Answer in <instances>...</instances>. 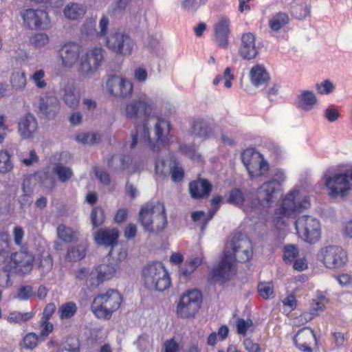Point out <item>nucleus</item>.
<instances>
[{
    "instance_id": "obj_55",
    "label": "nucleus",
    "mask_w": 352,
    "mask_h": 352,
    "mask_svg": "<svg viewBox=\"0 0 352 352\" xmlns=\"http://www.w3.org/2000/svg\"><path fill=\"white\" fill-rule=\"evenodd\" d=\"M34 295V292L31 285H23L19 287L16 297L20 300H26Z\"/></svg>"
},
{
    "instance_id": "obj_19",
    "label": "nucleus",
    "mask_w": 352,
    "mask_h": 352,
    "mask_svg": "<svg viewBox=\"0 0 352 352\" xmlns=\"http://www.w3.org/2000/svg\"><path fill=\"white\" fill-rule=\"evenodd\" d=\"M107 88L111 95L118 98H129L133 91V85L129 80L116 75L108 78Z\"/></svg>"
},
{
    "instance_id": "obj_44",
    "label": "nucleus",
    "mask_w": 352,
    "mask_h": 352,
    "mask_svg": "<svg viewBox=\"0 0 352 352\" xmlns=\"http://www.w3.org/2000/svg\"><path fill=\"white\" fill-rule=\"evenodd\" d=\"M14 165L11 162V156L7 151H0V173L6 174L13 169Z\"/></svg>"
},
{
    "instance_id": "obj_27",
    "label": "nucleus",
    "mask_w": 352,
    "mask_h": 352,
    "mask_svg": "<svg viewBox=\"0 0 352 352\" xmlns=\"http://www.w3.org/2000/svg\"><path fill=\"white\" fill-rule=\"evenodd\" d=\"M119 236L118 230L116 228H100L94 234V241L100 245L111 246V250L117 244Z\"/></svg>"
},
{
    "instance_id": "obj_18",
    "label": "nucleus",
    "mask_w": 352,
    "mask_h": 352,
    "mask_svg": "<svg viewBox=\"0 0 352 352\" xmlns=\"http://www.w3.org/2000/svg\"><path fill=\"white\" fill-rule=\"evenodd\" d=\"M236 261L231 254L223 252L222 258L218 265L212 271V278L221 283L230 280L235 274Z\"/></svg>"
},
{
    "instance_id": "obj_61",
    "label": "nucleus",
    "mask_w": 352,
    "mask_h": 352,
    "mask_svg": "<svg viewBox=\"0 0 352 352\" xmlns=\"http://www.w3.org/2000/svg\"><path fill=\"white\" fill-rule=\"evenodd\" d=\"M184 170L182 168L179 167L177 164L176 161L174 162V167L171 168V171L170 172V175L171 179L174 182H180L184 177Z\"/></svg>"
},
{
    "instance_id": "obj_52",
    "label": "nucleus",
    "mask_w": 352,
    "mask_h": 352,
    "mask_svg": "<svg viewBox=\"0 0 352 352\" xmlns=\"http://www.w3.org/2000/svg\"><path fill=\"white\" fill-rule=\"evenodd\" d=\"M316 89L318 94L327 95L331 94L335 89V86L329 80H324L316 85Z\"/></svg>"
},
{
    "instance_id": "obj_56",
    "label": "nucleus",
    "mask_w": 352,
    "mask_h": 352,
    "mask_svg": "<svg viewBox=\"0 0 352 352\" xmlns=\"http://www.w3.org/2000/svg\"><path fill=\"white\" fill-rule=\"evenodd\" d=\"M181 151L192 160H199L201 155L197 152L195 145H183L180 146Z\"/></svg>"
},
{
    "instance_id": "obj_38",
    "label": "nucleus",
    "mask_w": 352,
    "mask_h": 352,
    "mask_svg": "<svg viewBox=\"0 0 352 352\" xmlns=\"http://www.w3.org/2000/svg\"><path fill=\"white\" fill-rule=\"evenodd\" d=\"M52 173L62 183L68 182L74 175L72 169L61 163H56L54 165Z\"/></svg>"
},
{
    "instance_id": "obj_45",
    "label": "nucleus",
    "mask_w": 352,
    "mask_h": 352,
    "mask_svg": "<svg viewBox=\"0 0 352 352\" xmlns=\"http://www.w3.org/2000/svg\"><path fill=\"white\" fill-rule=\"evenodd\" d=\"M45 72L43 69H38L32 73L30 77V80L39 89H45L47 83L45 80Z\"/></svg>"
},
{
    "instance_id": "obj_49",
    "label": "nucleus",
    "mask_w": 352,
    "mask_h": 352,
    "mask_svg": "<svg viewBox=\"0 0 352 352\" xmlns=\"http://www.w3.org/2000/svg\"><path fill=\"white\" fill-rule=\"evenodd\" d=\"M227 201L235 206H241L245 201L244 195L239 188H234L230 192Z\"/></svg>"
},
{
    "instance_id": "obj_54",
    "label": "nucleus",
    "mask_w": 352,
    "mask_h": 352,
    "mask_svg": "<svg viewBox=\"0 0 352 352\" xmlns=\"http://www.w3.org/2000/svg\"><path fill=\"white\" fill-rule=\"evenodd\" d=\"M9 236L6 232L0 233V256L4 257L10 253Z\"/></svg>"
},
{
    "instance_id": "obj_13",
    "label": "nucleus",
    "mask_w": 352,
    "mask_h": 352,
    "mask_svg": "<svg viewBox=\"0 0 352 352\" xmlns=\"http://www.w3.org/2000/svg\"><path fill=\"white\" fill-rule=\"evenodd\" d=\"M295 228L299 237L309 243L317 242L321 236L320 221L309 215L300 217L295 221Z\"/></svg>"
},
{
    "instance_id": "obj_58",
    "label": "nucleus",
    "mask_w": 352,
    "mask_h": 352,
    "mask_svg": "<svg viewBox=\"0 0 352 352\" xmlns=\"http://www.w3.org/2000/svg\"><path fill=\"white\" fill-rule=\"evenodd\" d=\"M96 177L99 181L105 186H109L111 183V178L109 174L102 168L97 166L93 168Z\"/></svg>"
},
{
    "instance_id": "obj_26",
    "label": "nucleus",
    "mask_w": 352,
    "mask_h": 352,
    "mask_svg": "<svg viewBox=\"0 0 352 352\" xmlns=\"http://www.w3.org/2000/svg\"><path fill=\"white\" fill-rule=\"evenodd\" d=\"M230 21L221 17L214 25V37L219 47L226 49L228 46V36L230 34Z\"/></svg>"
},
{
    "instance_id": "obj_23",
    "label": "nucleus",
    "mask_w": 352,
    "mask_h": 352,
    "mask_svg": "<svg viewBox=\"0 0 352 352\" xmlns=\"http://www.w3.org/2000/svg\"><path fill=\"white\" fill-rule=\"evenodd\" d=\"M258 54L255 35L252 32L243 33L239 47V56L245 60H252L255 58Z\"/></svg>"
},
{
    "instance_id": "obj_31",
    "label": "nucleus",
    "mask_w": 352,
    "mask_h": 352,
    "mask_svg": "<svg viewBox=\"0 0 352 352\" xmlns=\"http://www.w3.org/2000/svg\"><path fill=\"white\" fill-rule=\"evenodd\" d=\"M311 8L307 0H296L291 5V13L296 19L302 20L310 14Z\"/></svg>"
},
{
    "instance_id": "obj_53",
    "label": "nucleus",
    "mask_w": 352,
    "mask_h": 352,
    "mask_svg": "<svg viewBox=\"0 0 352 352\" xmlns=\"http://www.w3.org/2000/svg\"><path fill=\"white\" fill-rule=\"evenodd\" d=\"M32 317V314L29 312L20 313L13 312L9 314L8 320L10 322L20 323L22 322H26Z\"/></svg>"
},
{
    "instance_id": "obj_63",
    "label": "nucleus",
    "mask_w": 352,
    "mask_h": 352,
    "mask_svg": "<svg viewBox=\"0 0 352 352\" xmlns=\"http://www.w3.org/2000/svg\"><path fill=\"white\" fill-rule=\"evenodd\" d=\"M316 297L317 299L314 300V301H316V307L312 309L313 312L322 310L324 305L328 302V299L325 295L321 292H318Z\"/></svg>"
},
{
    "instance_id": "obj_35",
    "label": "nucleus",
    "mask_w": 352,
    "mask_h": 352,
    "mask_svg": "<svg viewBox=\"0 0 352 352\" xmlns=\"http://www.w3.org/2000/svg\"><path fill=\"white\" fill-rule=\"evenodd\" d=\"M289 22V15L283 12H278L274 14L268 22L270 30L273 32H279Z\"/></svg>"
},
{
    "instance_id": "obj_48",
    "label": "nucleus",
    "mask_w": 352,
    "mask_h": 352,
    "mask_svg": "<svg viewBox=\"0 0 352 352\" xmlns=\"http://www.w3.org/2000/svg\"><path fill=\"white\" fill-rule=\"evenodd\" d=\"M91 221L94 227L101 226L105 219L104 210L100 207H95L90 214Z\"/></svg>"
},
{
    "instance_id": "obj_17",
    "label": "nucleus",
    "mask_w": 352,
    "mask_h": 352,
    "mask_svg": "<svg viewBox=\"0 0 352 352\" xmlns=\"http://www.w3.org/2000/svg\"><path fill=\"white\" fill-rule=\"evenodd\" d=\"M82 54V47L76 42L63 44L58 51L61 66L65 69H72L79 63Z\"/></svg>"
},
{
    "instance_id": "obj_4",
    "label": "nucleus",
    "mask_w": 352,
    "mask_h": 352,
    "mask_svg": "<svg viewBox=\"0 0 352 352\" xmlns=\"http://www.w3.org/2000/svg\"><path fill=\"white\" fill-rule=\"evenodd\" d=\"M138 221L149 235L162 232L168 223L164 204L159 201L144 204L140 210Z\"/></svg>"
},
{
    "instance_id": "obj_57",
    "label": "nucleus",
    "mask_w": 352,
    "mask_h": 352,
    "mask_svg": "<svg viewBox=\"0 0 352 352\" xmlns=\"http://www.w3.org/2000/svg\"><path fill=\"white\" fill-rule=\"evenodd\" d=\"M253 322L251 320L238 319L236 321L237 333L245 335L248 330H252Z\"/></svg>"
},
{
    "instance_id": "obj_40",
    "label": "nucleus",
    "mask_w": 352,
    "mask_h": 352,
    "mask_svg": "<svg viewBox=\"0 0 352 352\" xmlns=\"http://www.w3.org/2000/svg\"><path fill=\"white\" fill-rule=\"evenodd\" d=\"M85 13V8L75 3H69L64 9L65 16L72 20H75L82 16Z\"/></svg>"
},
{
    "instance_id": "obj_41",
    "label": "nucleus",
    "mask_w": 352,
    "mask_h": 352,
    "mask_svg": "<svg viewBox=\"0 0 352 352\" xmlns=\"http://www.w3.org/2000/svg\"><path fill=\"white\" fill-rule=\"evenodd\" d=\"M77 311V306L74 302L70 301L62 304L58 309V314L60 320L72 318Z\"/></svg>"
},
{
    "instance_id": "obj_62",
    "label": "nucleus",
    "mask_w": 352,
    "mask_h": 352,
    "mask_svg": "<svg viewBox=\"0 0 352 352\" xmlns=\"http://www.w3.org/2000/svg\"><path fill=\"white\" fill-rule=\"evenodd\" d=\"M38 337L35 333L27 334L23 338L24 346L26 349H33L37 346Z\"/></svg>"
},
{
    "instance_id": "obj_59",
    "label": "nucleus",
    "mask_w": 352,
    "mask_h": 352,
    "mask_svg": "<svg viewBox=\"0 0 352 352\" xmlns=\"http://www.w3.org/2000/svg\"><path fill=\"white\" fill-rule=\"evenodd\" d=\"M31 43L36 47H42L49 43V37L45 33H37L32 37Z\"/></svg>"
},
{
    "instance_id": "obj_7",
    "label": "nucleus",
    "mask_w": 352,
    "mask_h": 352,
    "mask_svg": "<svg viewBox=\"0 0 352 352\" xmlns=\"http://www.w3.org/2000/svg\"><path fill=\"white\" fill-rule=\"evenodd\" d=\"M121 302V295L117 291L110 289L94 298L91 304V311L98 318L109 319L120 307Z\"/></svg>"
},
{
    "instance_id": "obj_37",
    "label": "nucleus",
    "mask_w": 352,
    "mask_h": 352,
    "mask_svg": "<svg viewBox=\"0 0 352 352\" xmlns=\"http://www.w3.org/2000/svg\"><path fill=\"white\" fill-rule=\"evenodd\" d=\"M38 270L41 276L44 277L48 274L53 267V259L47 252H43L38 258Z\"/></svg>"
},
{
    "instance_id": "obj_32",
    "label": "nucleus",
    "mask_w": 352,
    "mask_h": 352,
    "mask_svg": "<svg viewBox=\"0 0 352 352\" xmlns=\"http://www.w3.org/2000/svg\"><path fill=\"white\" fill-rule=\"evenodd\" d=\"M298 98V107L307 111L311 110L318 102L316 94L309 90L300 91Z\"/></svg>"
},
{
    "instance_id": "obj_24",
    "label": "nucleus",
    "mask_w": 352,
    "mask_h": 352,
    "mask_svg": "<svg viewBox=\"0 0 352 352\" xmlns=\"http://www.w3.org/2000/svg\"><path fill=\"white\" fill-rule=\"evenodd\" d=\"M38 131V122L35 116L27 113L18 122V133L23 139H32Z\"/></svg>"
},
{
    "instance_id": "obj_42",
    "label": "nucleus",
    "mask_w": 352,
    "mask_h": 352,
    "mask_svg": "<svg viewBox=\"0 0 352 352\" xmlns=\"http://www.w3.org/2000/svg\"><path fill=\"white\" fill-rule=\"evenodd\" d=\"M12 87L16 91L23 90L27 84L26 75L24 72H13L10 80Z\"/></svg>"
},
{
    "instance_id": "obj_10",
    "label": "nucleus",
    "mask_w": 352,
    "mask_h": 352,
    "mask_svg": "<svg viewBox=\"0 0 352 352\" xmlns=\"http://www.w3.org/2000/svg\"><path fill=\"white\" fill-rule=\"evenodd\" d=\"M202 294L197 289H189L182 294L176 306V314L182 319L193 318L199 312Z\"/></svg>"
},
{
    "instance_id": "obj_25",
    "label": "nucleus",
    "mask_w": 352,
    "mask_h": 352,
    "mask_svg": "<svg viewBox=\"0 0 352 352\" xmlns=\"http://www.w3.org/2000/svg\"><path fill=\"white\" fill-rule=\"evenodd\" d=\"M62 99L65 104L71 109L76 108L80 100L79 89L69 80L65 82L60 89Z\"/></svg>"
},
{
    "instance_id": "obj_9",
    "label": "nucleus",
    "mask_w": 352,
    "mask_h": 352,
    "mask_svg": "<svg viewBox=\"0 0 352 352\" xmlns=\"http://www.w3.org/2000/svg\"><path fill=\"white\" fill-rule=\"evenodd\" d=\"M241 159L251 179L268 175L270 165L264 156L255 149H245L242 153Z\"/></svg>"
},
{
    "instance_id": "obj_22",
    "label": "nucleus",
    "mask_w": 352,
    "mask_h": 352,
    "mask_svg": "<svg viewBox=\"0 0 352 352\" xmlns=\"http://www.w3.org/2000/svg\"><path fill=\"white\" fill-rule=\"evenodd\" d=\"M21 16L24 23L29 28H40L44 29L49 25L48 14L44 10L26 9L21 12Z\"/></svg>"
},
{
    "instance_id": "obj_5",
    "label": "nucleus",
    "mask_w": 352,
    "mask_h": 352,
    "mask_svg": "<svg viewBox=\"0 0 352 352\" xmlns=\"http://www.w3.org/2000/svg\"><path fill=\"white\" fill-rule=\"evenodd\" d=\"M105 54V50L99 46L88 49L82 54L77 65L79 77L82 80H88L93 77L103 64Z\"/></svg>"
},
{
    "instance_id": "obj_8",
    "label": "nucleus",
    "mask_w": 352,
    "mask_h": 352,
    "mask_svg": "<svg viewBox=\"0 0 352 352\" xmlns=\"http://www.w3.org/2000/svg\"><path fill=\"white\" fill-rule=\"evenodd\" d=\"M310 202L308 197L303 195L298 189H292L288 192L282 200L281 206L275 214L277 218L283 217H294L308 208Z\"/></svg>"
},
{
    "instance_id": "obj_14",
    "label": "nucleus",
    "mask_w": 352,
    "mask_h": 352,
    "mask_svg": "<svg viewBox=\"0 0 352 352\" xmlns=\"http://www.w3.org/2000/svg\"><path fill=\"white\" fill-rule=\"evenodd\" d=\"M106 47L116 55L126 56L132 53L134 42L124 31L118 30L107 36Z\"/></svg>"
},
{
    "instance_id": "obj_1",
    "label": "nucleus",
    "mask_w": 352,
    "mask_h": 352,
    "mask_svg": "<svg viewBox=\"0 0 352 352\" xmlns=\"http://www.w3.org/2000/svg\"><path fill=\"white\" fill-rule=\"evenodd\" d=\"M126 252L120 251L118 253V258L113 256V250H111L107 256V261L96 266L91 270L86 267H81L76 272V278L79 280H84L87 287L95 289L103 282L111 279L120 269V263L126 257Z\"/></svg>"
},
{
    "instance_id": "obj_36",
    "label": "nucleus",
    "mask_w": 352,
    "mask_h": 352,
    "mask_svg": "<svg viewBox=\"0 0 352 352\" xmlns=\"http://www.w3.org/2000/svg\"><path fill=\"white\" fill-rule=\"evenodd\" d=\"M192 133L199 138H208L212 133V129L208 122L199 119L192 126Z\"/></svg>"
},
{
    "instance_id": "obj_29",
    "label": "nucleus",
    "mask_w": 352,
    "mask_h": 352,
    "mask_svg": "<svg viewBox=\"0 0 352 352\" xmlns=\"http://www.w3.org/2000/svg\"><path fill=\"white\" fill-rule=\"evenodd\" d=\"M211 190V184L205 179H199L189 184V192L195 199L208 197Z\"/></svg>"
},
{
    "instance_id": "obj_2",
    "label": "nucleus",
    "mask_w": 352,
    "mask_h": 352,
    "mask_svg": "<svg viewBox=\"0 0 352 352\" xmlns=\"http://www.w3.org/2000/svg\"><path fill=\"white\" fill-rule=\"evenodd\" d=\"M153 126V135L151 136L148 121L142 125L138 126L135 133H131L132 141L130 148H133L138 144V140L144 141L153 151H158L161 147L164 146L169 140L170 124L159 118H153L150 120Z\"/></svg>"
},
{
    "instance_id": "obj_21",
    "label": "nucleus",
    "mask_w": 352,
    "mask_h": 352,
    "mask_svg": "<svg viewBox=\"0 0 352 352\" xmlns=\"http://www.w3.org/2000/svg\"><path fill=\"white\" fill-rule=\"evenodd\" d=\"M38 113L47 117H54L59 109V101L56 96L46 92L40 95L34 104Z\"/></svg>"
},
{
    "instance_id": "obj_51",
    "label": "nucleus",
    "mask_w": 352,
    "mask_h": 352,
    "mask_svg": "<svg viewBox=\"0 0 352 352\" xmlns=\"http://www.w3.org/2000/svg\"><path fill=\"white\" fill-rule=\"evenodd\" d=\"M258 292L265 299L272 298L274 296V287L272 283H259L258 285Z\"/></svg>"
},
{
    "instance_id": "obj_46",
    "label": "nucleus",
    "mask_w": 352,
    "mask_h": 352,
    "mask_svg": "<svg viewBox=\"0 0 352 352\" xmlns=\"http://www.w3.org/2000/svg\"><path fill=\"white\" fill-rule=\"evenodd\" d=\"M207 0H182L181 7L185 10L192 13H195L198 8L204 5Z\"/></svg>"
},
{
    "instance_id": "obj_3",
    "label": "nucleus",
    "mask_w": 352,
    "mask_h": 352,
    "mask_svg": "<svg viewBox=\"0 0 352 352\" xmlns=\"http://www.w3.org/2000/svg\"><path fill=\"white\" fill-rule=\"evenodd\" d=\"M285 180L283 172L278 171L270 179L262 183L256 190L254 197L248 200L250 208L252 210L271 208L282 191V184Z\"/></svg>"
},
{
    "instance_id": "obj_33",
    "label": "nucleus",
    "mask_w": 352,
    "mask_h": 352,
    "mask_svg": "<svg viewBox=\"0 0 352 352\" xmlns=\"http://www.w3.org/2000/svg\"><path fill=\"white\" fill-rule=\"evenodd\" d=\"M174 160L172 157H158L155 161V170L156 175L166 177L170 175L171 168L174 167Z\"/></svg>"
},
{
    "instance_id": "obj_34",
    "label": "nucleus",
    "mask_w": 352,
    "mask_h": 352,
    "mask_svg": "<svg viewBox=\"0 0 352 352\" xmlns=\"http://www.w3.org/2000/svg\"><path fill=\"white\" fill-rule=\"evenodd\" d=\"M131 161L129 156L122 154H116L113 155L108 161V166L114 171H122L129 167Z\"/></svg>"
},
{
    "instance_id": "obj_6",
    "label": "nucleus",
    "mask_w": 352,
    "mask_h": 352,
    "mask_svg": "<svg viewBox=\"0 0 352 352\" xmlns=\"http://www.w3.org/2000/svg\"><path fill=\"white\" fill-rule=\"evenodd\" d=\"M144 286L148 289L164 292L170 285L169 276L163 264L160 262L149 263L142 272Z\"/></svg>"
},
{
    "instance_id": "obj_43",
    "label": "nucleus",
    "mask_w": 352,
    "mask_h": 352,
    "mask_svg": "<svg viewBox=\"0 0 352 352\" xmlns=\"http://www.w3.org/2000/svg\"><path fill=\"white\" fill-rule=\"evenodd\" d=\"M58 239L66 243H70L77 239L78 233L64 224H60L57 228Z\"/></svg>"
},
{
    "instance_id": "obj_12",
    "label": "nucleus",
    "mask_w": 352,
    "mask_h": 352,
    "mask_svg": "<svg viewBox=\"0 0 352 352\" xmlns=\"http://www.w3.org/2000/svg\"><path fill=\"white\" fill-rule=\"evenodd\" d=\"M153 108L152 100L142 95L124 103L120 108V113L126 119L136 120L148 116Z\"/></svg>"
},
{
    "instance_id": "obj_28",
    "label": "nucleus",
    "mask_w": 352,
    "mask_h": 352,
    "mask_svg": "<svg viewBox=\"0 0 352 352\" xmlns=\"http://www.w3.org/2000/svg\"><path fill=\"white\" fill-rule=\"evenodd\" d=\"M315 336L313 331L307 327L302 328L294 338L296 346L300 350L306 352H311L310 344L314 340Z\"/></svg>"
},
{
    "instance_id": "obj_39",
    "label": "nucleus",
    "mask_w": 352,
    "mask_h": 352,
    "mask_svg": "<svg viewBox=\"0 0 352 352\" xmlns=\"http://www.w3.org/2000/svg\"><path fill=\"white\" fill-rule=\"evenodd\" d=\"M201 263V257L196 256L190 258L189 260L186 261L184 265L180 268L179 273L185 278H187L195 271Z\"/></svg>"
},
{
    "instance_id": "obj_15",
    "label": "nucleus",
    "mask_w": 352,
    "mask_h": 352,
    "mask_svg": "<svg viewBox=\"0 0 352 352\" xmlns=\"http://www.w3.org/2000/svg\"><path fill=\"white\" fill-rule=\"evenodd\" d=\"M318 256L324 267L330 270L343 267L348 260L346 252L337 245H329L321 249Z\"/></svg>"
},
{
    "instance_id": "obj_64",
    "label": "nucleus",
    "mask_w": 352,
    "mask_h": 352,
    "mask_svg": "<svg viewBox=\"0 0 352 352\" xmlns=\"http://www.w3.org/2000/svg\"><path fill=\"white\" fill-rule=\"evenodd\" d=\"M96 23L93 20H87L81 28V32L86 36L92 35L95 31Z\"/></svg>"
},
{
    "instance_id": "obj_11",
    "label": "nucleus",
    "mask_w": 352,
    "mask_h": 352,
    "mask_svg": "<svg viewBox=\"0 0 352 352\" xmlns=\"http://www.w3.org/2000/svg\"><path fill=\"white\" fill-rule=\"evenodd\" d=\"M224 252L231 254L236 261H248L253 254L252 242L245 234H234L226 243Z\"/></svg>"
},
{
    "instance_id": "obj_60",
    "label": "nucleus",
    "mask_w": 352,
    "mask_h": 352,
    "mask_svg": "<svg viewBox=\"0 0 352 352\" xmlns=\"http://www.w3.org/2000/svg\"><path fill=\"white\" fill-rule=\"evenodd\" d=\"M298 254V252L296 246L288 245L284 248L283 258L285 261H292L297 256Z\"/></svg>"
},
{
    "instance_id": "obj_16",
    "label": "nucleus",
    "mask_w": 352,
    "mask_h": 352,
    "mask_svg": "<svg viewBox=\"0 0 352 352\" xmlns=\"http://www.w3.org/2000/svg\"><path fill=\"white\" fill-rule=\"evenodd\" d=\"M34 255L26 250H22L12 254L9 263L10 272L19 276L29 274L33 268Z\"/></svg>"
},
{
    "instance_id": "obj_50",
    "label": "nucleus",
    "mask_w": 352,
    "mask_h": 352,
    "mask_svg": "<svg viewBox=\"0 0 352 352\" xmlns=\"http://www.w3.org/2000/svg\"><path fill=\"white\" fill-rule=\"evenodd\" d=\"M100 136L96 133H82L76 135V140L82 144H94L99 142Z\"/></svg>"
},
{
    "instance_id": "obj_47",
    "label": "nucleus",
    "mask_w": 352,
    "mask_h": 352,
    "mask_svg": "<svg viewBox=\"0 0 352 352\" xmlns=\"http://www.w3.org/2000/svg\"><path fill=\"white\" fill-rule=\"evenodd\" d=\"M17 155L20 162L25 166H30L33 164L38 162L39 160L38 156L34 149L30 150L28 156H25V153L23 152H19Z\"/></svg>"
},
{
    "instance_id": "obj_30",
    "label": "nucleus",
    "mask_w": 352,
    "mask_h": 352,
    "mask_svg": "<svg viewBox=\"0 0 352 352\" xmlns=\"http://www.w3.org/2000/svg\"><path fill=\"white\" fill-rule=\"evenodd\" d=\"M249 75L252 84L257 88L265 86L270 80L268 73L261 65H256L252 67Z\"/></svg>"
},
{
    "instance_id": "obj_20",
    "label": "nucleus",
    "mask_w": 352,
    "mask_h": 352,
    "mask_svg": "<svg viewBox=\"0 0 352 352\" xmlns=\"http://www.w3.org/2000/svg\"><path fill=\"white\" fill-rule=\"evenodd\" d=\"M325 186L329 190L328 194L333 197H343L351 190V184L346 173L344 174H335L325 180Z\"/></svg>"
}]
</instances>
